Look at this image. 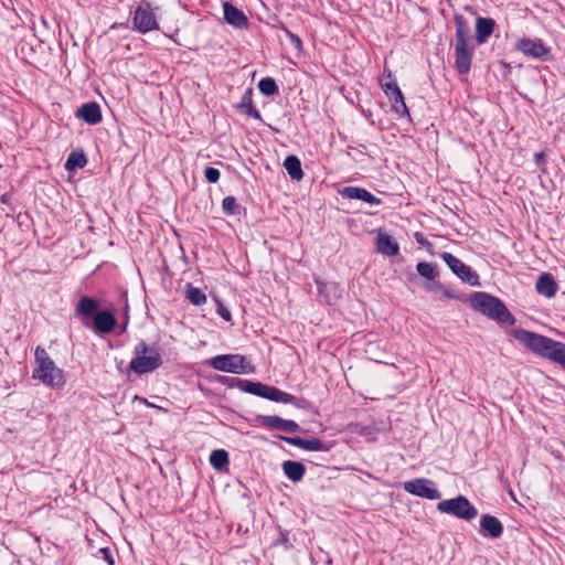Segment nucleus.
<instances>
[{
	"mask_svg": "<svg viewBox=\"0 0 565 565\" xmlns=\"http://www.w3.org/2000/svg\"><path fill=\"white\" fill-rule=\"evenodd\" d=\"M35 361L38 367L33 371V379L40 380L52 388H60L64 385L63 371L55 365L44 349L36 348Z\"/></svg>",
	"mask_w": 565,
	"mask_h": 565,
	"instance_id": "6",
	"label": "nucleus"
},
{
	"mask_svg": "<svg viewBox=\"0 0 565 565\" xmlns=\"http://www.w3.org/2000/svg\"><path fill=\"white\" fill-rule=\"evenodd\" d=\"M284 168L287 170L292 180L300 181L303 178L301 162L298 157L294 154L286 157L284 161Z\"/></svg>",
	"mask_w": 565,
	"mask_h": 565,
	"instance_id": "25",
	"label": "nucleus"
},
{
	"mask_svg": "<svg viewBox=\"0 0 565 565\" xmlns=\"http://www.w3.org/2000/svg\"><path fill=\"white\" fill-rule=\"evenodd\" d=\"M282 31L286 35V38L289 40V43L290 45L298 52H302V41L301 39L292 33L289 29H287L286 26H282Z\"/></svg>",
	"mask_w": 565,
	"mask_h": 565,
	"instance_id": "35",
	"label": "nucleus"
},
{
	"mask_svg": "<svg viewBox=\"0 0 565 565\" xmlns=\"http://www.w3.org/2000/svg\"><path fill=\"white\" fill-rule=\"evenodd\" d=\"M495 29V21L491 18L478 17L476 20V41L478 44L486 43Z\"/></svg>",
	"mask_w": 565,
	"mask_h": 565,
	"instance_id": "21",
	"label": "nucleus"
},
{
	"mask_svg": "<svg viewBox=\"0 0 565 565\" xmlns=\"http://www.w3.org/2000/svg\"><path fill=\"white\" fill-rule=\"evenodd\" d=\"M515 49L524 55L540 61H548L552 57L551 49L545 46L541 39H520L515 43Z\"/></svg>",
	"mask_w": 565,
	"mask_h": 565,
	"instance_id": "9",
	"label": "nucleus"
},
{
	"mask_svg": "<svg viewBox=\"0 0 565 565\" xmlns=\"http://www.w3.org/2000/svg\"><path fill=\"white\" fill-rule=\"evenodd\" d=\"M76 117L81 118L88 125H97L102 121V109L96 102L83 104L76 110Z\"/></svg>",
	"mask_w": 565,
	"mask_h": 565,
	"instance_id": "17",
	"label": "nucleus"
},
{
	"mask_svg": "<svg viewBox=\"0 0 565 565\" xmlns=\"http://www.w3.org/2000/svg\"><path fill=\"white\" fill-rule=\"evenodd\" d=\"M416 242L423 246H430V243L420 234H415Z\"/></svg>",
	"mask_w": 565,
	"mask_h": 565,
	"instance_id": "40",
	"label": "nucleus"
},
{
	"mask_svg": "<svg viewBox=\"0 0 565 565\" xmlns=\"http://www.w3.org/2000/svg\"><path fill=\"white\" fill-rule=\"evenodd\" d=\"M281 467L286 477L292 482L301 481L306 473V467L300 461L286 460Z\"/></svg>",
	"mask_w": 565,
	"mask_h": 565,
	"instance_id": "24",
	"label": "nucleus"
},
{
	"mask_svg": "<svg viewBox=\"0 0 565 565\" xmlns=\"http://www.w3.org/2000/svg\"><path fill=\"white\" fill-rule=\"evenodd\" d=\"M417 273L427 279V281H431L438 277V270L435 264L427 262H419L416 265Z\"/></svg>",
	"mask_w": 565,
	"mask_h": 565,
	"instance_id": "30",
	"label": "nucleus"
},
{
	"mask_svg": "<svg viewBox=\"0 0 565 565\" xmlns=\"http://www.w3.org/2000/svg\"><path fill=\"white\" fill-rule=\"evenodd\" d=\"M74 316L79 318L87 329H94L96 333H110L117 326V319L109 310H99L96 299L82 296L76 305Z\"/></svg>",
	"mask_w": 565,
	"mask_h": 565,
	"instance_id": "2",
	"label": "nucleus"
},
{
	"mask_svg": "<svg viewBox=\"0 0 565 565\" xmlns=\"http://www.w3.org/2000/svg\"><path fill=\"white\" fill-rule=\"evenodd\" d=\"M186 298L191 303L195 306H200L206 302L205 294L198 287H193L192 285H188L186 288Z\"/></svg>",
	"mask_w": 565,
	"mask_h": 565,
	"instance_id": "32",
	"label": "nucleus"
},
{
	"mask_svg": "<svg viewBox=\"0 0 565 565\" xmlns=\"http://www.w3.org/2000/svg\"><path fill=\"white\" fill-rule=\"evenodd\" d=\"M233 377L228 379V377H224V381L223 383H226L227 385H230L231 387H236L235 383H233L231 380Z\"/></svg>",
	"mask_w": 565,
	"mask_h": 565,
	"instance_id": "42",
	"label": "nucleus"
},
{
	"mask_svg": "<svg viewBox=\"0 0 565 565\" xmlns=\"http://www.w3.org/2000/svg\"><path fill=\"white\" fill-rule=\"evenodd\" d=\"M207 364L216 371L245 374L253 371V366L241 354H220L207 361Z\"/></svg>",
	"mask_w": 565,
	"mask_h": 565,
	"instance_id": "7",
	"label": "nucleus"
},
{
	"mask_svg": "<svg viewBox=\"0 0 565 565\" xmlns=\"http://www.w3.org/2000/svg\"><path fill=\"white\" fill-rule=\"evenodd\" d=\"M424 286L430 292L440 294L443 298L457 300L461 299L459 295L455 294L450 288L446 287L444 284L437 281L436 279L426 281Z\"/></svg>",
	"mask_w": 565,
	"mask_h": 565,
	"instance_id": "26",
	"label": "nucleus"
},
{
	"mask_svg": "<svg viewBox=\"0 0 565 565\" xmlns=\"http://www.w3.org/2000/svg\"><path fill=\"white\" fill-rule=\"evenodd\" d=\"M470 305L476 311L487 316L498 323H505L510 326L515 323V318L508 310L504 302L488 292H475L470 298Z\"/></svg>",
	"mask_w": 565,
	"mask_h": 565,
	"instance_id": "4",
	"label": "nucleus"
},
{
	"mask_svg": "<svg viewBox=\"0 0 565 565\" xmlns=\"http://www.w3.org/2000/svg\"><path fill=\"white\" fill-rule=\"evenodd\" d=\"M435 482L430 479L416 478L404 483V490L413 495L428 500H438L441 493L436 489Z\"/></svg>",
	"mask_w": 565,
	"mask_h": 565,
	"instance_id": "11",
	"label": "nucleus"
},
{
	"mask_svg": "<svg viewBox=\"0 0 565 565\" xmlns=\"http://www.w3.org/2000/svg\"><path fill=\"white\" fill-rule=\"evenodd\" d=\"M87 163V158L83 151H72L65 162V169L73 171L77 168H84Z\"/></svg>",
	"mask_w": 565,
	"mask_h": 565,
	"instance_id": "29",
	"label": "nucleus"
},
{
	"mask_svg": "<svg viewBox=\"0 0 565 565\" xmlns=\"http://www.w3.org/2000/svg\"><path fill=\"white\" fill-rule=\"evenodd\" d=\"M222 210L227 215L238 214V205L234 196H226L222 201Z\"/></svg>",
	"mask_w": 565,
	"mask_h": 565,
	"instance_id": "33",
	"label": "nucleus"
},
{
	"mask_svg": "<svg viewBox=\"0 0 565 565\" xmlns=\"http://www.w3.org/2000/svg\"><path fill=\"white\" fill-rule=\"evenodd\" d=\"M340 194L343 198L352 199V200H361L369 204L379 205L382 203L381 199L376 198L370 191H367L363 188H359V186H345L340 191Z\"/></svg>",
	"mask_w": 565,
	"mask_h": 565,
	"instance_id": "18",
	"label": "nucleus"
},
{
	"mask_svg": "<svg viewBox=\"0 0 565 565\" xmlns=\"http://www.w3.org/2000/svg\"><path fill=\"white\" fill-rule=\"evenodd\" d=\"M237 108L243 113L244 115L248 117H253L255 119H260L262 115L260 111L255 108L253 104V89L248 88L244 92L241 102L237 104Z\"/></svg>",
	"mask_w": 565,
	"mask_h": 565,
	"instance_id": "23",
	"label": "nucleus"
},
{
	"mask_svg": "<svg viewBox=\"0 0 565 565\" xmlns=\"http://www.w3.org/2000/svg\"><path fill=\"white\" fill-rule=\"evenodd\" d=\"M99 553L103 555V558L109 564V565H114L115 564V561H114V557H113V553L110 551V548L108 547H102L99 550Z\"/></svg>",
	"mask_w": 565,
	"mask_h": 565,
	"instance_id": "39",
	"label": "nucleus"
},
{
	"mask_svg": "<svg viewBox=\"0 0 565 565\" xmlns=\"http://www.w3.org/2000/svg\"><path fill=\"white\" fill-rule=\"evenodd\" d=\"M223 10H224V20L231 24L234 28L237 29H247L248 28V18L246 14L237 9L236 7L232 6L228 2L223 3Z\"/></svg>",
	"mask_w": 565,
	"mask_h": 565,
	"instance_id": "16",
	"label": "nucleus"
},
{
	"mask_svg": "<svg viewBox=\"0 0 565 565\" xmlns=\"http://www.w3.org/2000/svg\"><path fill=\"white\" fill-rule=\"evenodd\" d=\"M228 452L224 449L213 450L210 455V463L217 471L225 470L228 466Z\"/></svg>",
	"mask_w": 565,
	"mask_h": 565,
	"instance_id": "27",
	"label": "nucleus"
},
{
	"mask_svg": "<svg viewBox=\"0 0 565 565\" xmlns=\"http://www.w3.org/2000/svg\"><path fill=\"white\" fill-rule=\"evenodd\" d=\"M511 333L534 354L557 363L565 371V343L525 329H514Z\"/></svg>",
	"mask_w": 565,
	"mask_h": 565,
	"instance_id": "1",
	"label": "nucleus"
},
{
	"mask_svg": "<svg viewBox=\"0 0 565 565\" xmlns=\"http://www.w3.org/2000/svg\"><path fill=\"white\" fill-rule=\"evenodd\" d=\"M381 86H382V89L384 90L386 96H388L391 94L393 95L394 94V88H399L395 81L382 83Z\"/></svg>",
	"mask_w": 565,
	"mask_h": 565,
	"instance_id": "38",
	"label": "nucleus"
},
{
	"mask_svg": "<svg viewBox=\"0 0 565 565\" xmlns=\"http://www.w3.org/2000/svg\"><path fill=\"white\" fill-rule=\"evenodd\" d=\"M376 249L385 256H395L399 252L398 243L385 233H379L376 237Z\"/></svg>",
	"mask_w": 565,
	"mask_h": 565,
	"instance_id": "22",
	"label": "nucleus"
},
{
	"mask_svg": "<svg viewBox=\"0 0 565 565\" xmlns=\"http://www.w3.org/2000/svg\"><path fill=\"white\" fill-rule=\"evenodd\" d=\"M437 510L466 521H471L478 515L477 508L465 495L440 501Z\"/></svg>",
	"mask_w": 565,
	"mask_h": 565,
	"instance_id": "8",
	"label": "nucleus"
},
{
	"mask_svg": "<svg viewBox=\"0 0 565 565\" xmlns=\"http://www.w3.org/2000/svg\"><path fill=\"white\" fill-rule=\"evenodd\" d=\"M256 423L266 429H279L287 433H295L300 427L291 419H284L277 415H257Z\"/></svg>",
	"mask_w": 565,
	"mask_h": 565,
	"instance_id": "12",
	"label": "nucleus"
},
{
	"mask_svg": "<svg viewBox=\"0 0 565 565\" xmlns=\"http://www.w3.org/2000/svg\"><path fill=\"white\" fill-rule=\"evenodd\" d=\"M220 171L213 167H206L204 170V177L210 183H216L220 180Z\"/></svg>",
	"mask_w": 565,
	"mask_h": 565,
	"instance_id": "36",
	"label": "nucleus"
},
{
	"mask_svg": "<svg viewBox=\"0 0 565 565\" xmlns=\"http://www.w3.org/2000/svg\"><path fill=\"white\" fill-rule=\"evenodd\" d=\"M392 103V110L399 116L409 115L404 96L399 88H394V94L387 96Z\"/></svg>",
	"mask_w": 565,
	"mask_h": 565,
	"instance_id": "28",
	"label": "nucleus"
},
{
	"mask_svg": "<svg viewBox=\"0 0 565 565\" xmlns=\"http://www.w3.org/2000/svg\"><path fill=\"white\" fill-rule=\"evenodd\" d=\"M231 381L235 383L236 387H238L241 391L245 393H249L277 403L291 404L298 408L303 407V401L275 386H269L260 382H253L249 380H243L238 377H233Z\"/></svg>",
	"mask_w": 565,
	"mask_h": 565,
	"instance_id": "5",
	"label": "nucleus"
},
{
	"mask_svg": "<svg viewBox=\"0 0 565 565\" xmlns=\"http://www.w3.org/2000/svg\"><path fill=\"white\" fill-rule=\"evenodd\" d=\"M557 289V284L550 273H542L535 282L536 292L546 298H553Z\"/></svg>",
	"mask_w": 565,
	"mask_h": 565,
	"instance_id": "20",
	"label": "nucleus"
},
{
	"mask_svg": "<svg viewBox=\"0 0 565 565\" xmlns=\"http://www.w3.org/2000/svg\"><path fill=\"white\" fill-rule=\"evenodd\" d=\"M135 355H154L160 354L159 350L154 347L148 345L145 341L139 342L134 349Z\"/></svg>",
	"mask_w": 565,
	"mask_h": 565,
	"instance_id": "34",
	"label": "nucleus"
},
{
	"mask_svg": "<svg viewBox=\"0 0 565 565\" xmlns=\"http://www.w3.org/2000/svg\"><path fill=\"white\" fill-rule=\"evenodd\" d=\"M456 34H455V67L459 74H468L471 68L475 49L470 44V26L461 14L454 17Z\"/></svg>",
	"mask_w": 565,
	"mask_h": 565,
	"instance_id": "3",
	"label": "nucleus"
},
{
	"mask_svg": "<svg viewBox=\"0 0 565 565\" xmlns=\"http://www.w3.org/2000/svg\"><path fill=\"white\" fill-rule=\"evenodd\" d=\"M277 438L284 440L285 443L299 447L301 449L308 450V451H327L329 450V447L324 441H322L319 438H311V439H305L301 437H289L284 435H277Z\"/></svg>",
	"mask_w": 565,
	"mask_h": 565,
	"instance_id": "15",
	"label": "nucleus"
},
{
	"mask_svg": "<svg viewBox=\"0 0 565 565\" xmlns=\"http://www.w3.org/2000/svg\"><path fill=\"white\" fill-rule=\"evenodd\" d=\"M258 89L265 96H275L279 93L278 86L271 77L262 78L258 83Z\"/></svg>",
	"mask_w": 565,
	"mask_h": 565,
	"instance_id": "31",
	"label": "nucleus"
},
{
	"mask_svg": "<svg viewBox=\"0 0 565 565\" xmlns=\"http://www.w3.org/2000/svg\"><path fill=\"white\" fill-rule=\"evenodd\" d=\"M441 258L447 264V266L451 269V271L457 275L463 282L469 284L470 286H479V276L471 270V268L462 263L455 255L444 252L441 254Z\"/></svg>",
	"mask_w": 565,
	"mask_h": 565,
	"instance_id": "10",
	"label": "nucleus"
},
{
	"mask_svg": "<svg viewBox=\"0 0 565 565\" xmlns=\"http://www.w3.org/2000/svg\"><path fill=\"white\" fill-rule=\"evenodd\" d=\"M134 25L141 33H147L151 30L158 29L156 15L150 8V4L139 6L134 15Z\"/></svg>",
	"mask_w": 565,
	"mask_h": 565,
	"instance_id": "13",
	"label": "nucleus"
},
{
	"mask_svg": "<svg viewBox=\"0 0 565 565\" xmlns=\"http://www.w3.org/2000/svg\"><path fill=\"white\" fill-rule=\"evenodd\" d=\"M534 160H535V163H536L537 166H542V164H544V163H545V154H544V152H537V153H535V156H534Z\"/></svg>",
	"mask_w": 565,
	"mask_h": 565,
	"instance_id": "41",
	"label": "nucleus"
},
{
	"mask_svg": "<svg viewBox=\"0 0 565 565\" xmlns=\"http://www.w3.org/2000/svg\"><path fill=\"white\" fill-rule=\"evenodd\" d=\"M480 533L483 536L498 539L503 533V525L498 518L490 514H484L480 519Z\"/></svg>",
	"mask_w": 565,
	"mask_h": 565,
	"instance_id": "19",
	"label": "nucleus"
},
{
	"mask_svg": "<svg viewBox=\"0 0 565 565\" xmlns=\"http://www.w3.org/2000/svg\"><path fill=\"white\" fill-rule=\"evenodd\" d=\"M217 308L216 312L217 315L225 321L230 322L232 320V315L230 310L221 302L216 301Z\"/></svg>",
	"mask_w": 565,
	"mask_h": 565,
	"instance_id": "37",
	"label": "nucleus"
},
{
	"mask_svg": "<svg viewBox=\"0 0 565 565\" xmlns=\"http://www.w3.org/2000/svg\"><path fill=\"white\" fill-rule=\"evenodd\" d=\"M162 365L161 354L135 355L129 363V369L138 375L156 371Z\"/></svg>",
	"mask_w": 565,
	"mask_h": 565,
	"instance_id": "14",
	"label": "nucleus"
}]
</instances>
